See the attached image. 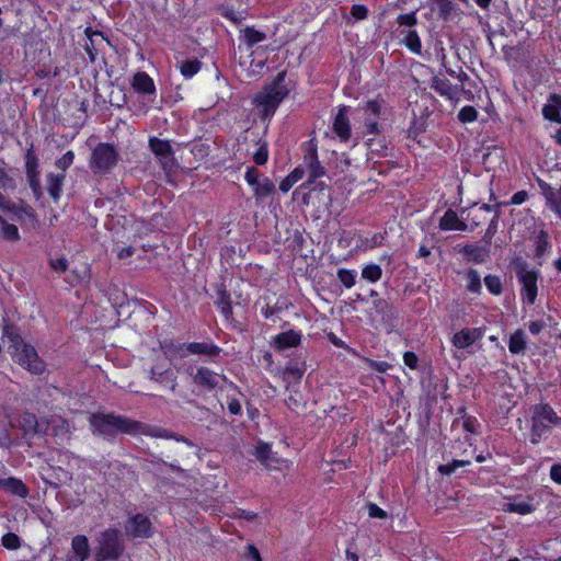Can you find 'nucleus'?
Returning a JSON list of instances; mask_svg holds the SVG:
<instances>
[{"label":"nucleus","mask_w":561,"mask_h":561,"mask_svg":"<svg viewBox=\"0 0 561 561\" xmlns=\"http://www.w3.org/2000/svg\"><path fill=\"white\" fill-rule=\"evenodd\" d=\"M49 266L57 273H65L68 270V261L65 257L49 259Z\"/></svg>","instance_id":"nucleus-52"},{"label":"nucleus","mask_w":561,"mask_h":561,"mask_svg":"<svg viewBox=\"0 0 561 561\" xmlns=\"http://www.w3.org/2000/svg\"><path fill=\"white\" fill-rule=\"evenodd\" d=\"M149 147L158 158L163 170L171 171L175 167L174 152L168 140L151 137L149 139Z\"/></svg>","instance_id":"nucleus-7"},{"label":"nucleus","mask_w":561,"mask_h":561,"mask_svg":"<svg viewBox=\"0 0 561 561\" xmlns=\"http://www.w3.org/2000/svg\"><path fill=\"white\" fill-rule=\"evenodd\" d=\"M49 430V421L45 417L36 419L35 430L33 435H45Z\"/></svg>","instance_id":"nucleus-60"},{"label":"nucleus","mask_w":561,"mask_h":561,"mask_svg":"<svg viewBox=\"0 0 561 561\" xmlns=\"http://www.w3.org/2000/svg\"><path fill=\"white\" fill-rule=\"evenodd\" d=\"M431 88L442 96H446L448 100H456L459 91L463 88L450 84V82L439 76H434L431 80Z\"/></svg>","instance_id":"nucleus-16"},{"label":"nucleus","mask_w":561,"mask_h":561,"mask_svg":"<svg viewBox=\"0 0 561 561\" xmlns=\"http://www.w3.org/2000/svg\"><path fill=\"white\" fill-rule=\"evenodd\" d=\"M126 534L133 538H149L152 535V524L144 514H136L125 526Z\"/></svg>","instance_id":"nucleus-11"},{"label":"nucleus","mask_w":561,"mask_h":561,"mask_svg":"<svg viewBox=\"0 0 561 561\" xmlns=\"http://www.w3.org/2000/svg\"><path fill=\"white\" fill-rule=\"evenodd\" d=\"M2 545L4 548L10 550H15L20 548L21 540L20 537L13 533H8L2 537Z\"/></svg>","instance_id":"nucleus-48"},{"label":"nucleus","mask_w":561,"mask_h":561,"mask_svg":"<svg viewBox=\"0 0 561 561\" xmlns=\"http://www.w3.org/2000/svg\"><path fill=\"white\" fill-rule=\"evenodd\" d=\"M533 510H534L533 505L529 503H526V502H518V503L510 502V503L505 504V508H504V511H506V512H514V513L522 514V515L529 514L533 512Z\"/></svg>","instance_id":"nucleus-37"},{"label":"nucleus","mask_w":561,"mask_h":561,"mask_svg":"<svg viewBox=\"0 0 561 561\" xmlns=\"http://www.w3.org/2000/svg\"><path fill=\"white\" fill-rule=\"evenodd\" d=\"M301 334L294 330L282 332L274 337L273 346L277 351H285L287 348L296 347L300 344Z\"/></svg>","instance_id":"nucleus-17"},{"label":"nucleus","mask_w":561,"mask_h":561,"mask_svg":"<svg viewBox=\"0 0 561 561\" xmlns=\"http://www.w3.org/2000/svg\"><path fill=\"white\" fill-rule=\"evenodd\" d=\"M542 115L546 119L561 124V112L556 111L552 106H543Z\"/></svg>","instance_id":"nucleus-57"},{"label":"nucleus","mask_w":561,"mask_h":561,"mask_svg":"<svg viewBox=\"0 0 561 561\" xmlns=\"http://www.w3.org/2000/svg\"><path fill=\"white\" fill-rule=\"evenodd\" d=\"M308 173H309V181H314L325 174L324 168L321 165V163L316 161L314 163H311L307 167Z\"/></svg>","instance_id":"nucleus-50"},{"label":"nucleus","mask_w":561,"mask_h":561,"mask_svg":"<svg viewBox=\"0 0 561 561\" xmlns=\"http://www.w3.org/2000/svg\"><path fill=\"white\" fill-rule=\"evenodd\" d=\"M255 456L261 461V463L266 467H270L274 461V458L272 457L271 447L266 444L260 445L256 448Z\"/></svg>","instance_id":"nucleus-35"},{"label":"nucleus","mask_w":561,"mask_h":561,"mask_svg":"<svg viewBox=\"0 0 561 561\" xmlns=\"http://www.w3.org/2000/svg\"><path fill=\"white\" fill-rule=\"evenodd\" d=\"M245 181L248 182L249 185L251 186H255L256 183L260 181L259 180V172L256 171L255 168H249L247 173H245Z\"/></svg>","instance_id":"nucleus-64"},{"label":"nucleus","mask_w":561,"mask_h":561,"mask_svg":"<svg viewBox=\"0 0 561 561\" xmlns=\"http://www.w3.org/2000/svg\"><path fill=\"white\" fill-rule=\"evenodd\" d=\"M347 112V106H341L333 122V130L342 141H347L351 138V125Z\"/></svg>","instance_id":"nucleus-14"},{"label":"nucleus","mask_w":561,"mask_h":561,"mask_svg":"<svg viewBox=\"0 0 561 561\" xmlns=\"http://www.w3.org/2000/svg\"><path fill=\"white\" fill-rule=\"evenodd\" d=\"M71 549L73 556L69 557V561H85L90 552L88 538L84 535L75 536L71 540Z\"/></svg>","instance_id":"nucleus-18"},{"label":"nucleus","mask_w":561,"mask_h":561,"mask_svg":"<svg viewBox=\"0 0 561 561\" xmlns=\"http://www.w3.org/2000/svg\"><path fill=\"white\" fill-rule=\"evenodd\" d=\"M221 14L236 24L241 23L245 19V11H234L229 7H222Z\"/></svg>","instance_id":"nucleus-44"},{"label":"nucleus","mask_w":561,"mask_h":561,"mask_svg":"<svg viewBox=\"0 0 561 561\" xmlns=\"http://www.w3.org/2000/svg\"><path fill=\"white\" fill-rule=\"evenodd\" d=\"M403 362L404 364L411 368V369H415L417 367V362H419V358L417 356L415 355V353L413 352H405L403 354Z\"/></svg>","instance_id":"nucleus-63"},{"label":"nucleus","mask_w":561,"mask_h":561,"mask_svg":"<svg viewBox=\"0 0 561 561\" xmlns=\"http://www.w3.org/2000/svg\"><path fill=\"white\" fill-rule=\"evenodd\" d=\"M365 134H379L378 118L364 117Z\"/></svg>","instance_id":"nucleus-55"},{"label":"nucleus","mask_w":561,"mask_h":561,"mask_svg":"<svg viewBox=\"0 0 561 561\" xmlns=\"http://www.w3.org/2000/svg\"><path fill=\"white\" fill-rule=\"evenodd\" d=\"M531 421L530 442L538 444L561 419L549 404H537L534 407Z\"/></svg>","instance_id":"nucleus-4"},{"label":"nucleus","mask_w":561,"mask_h":561,"mask_svg":"<svg viewBox=\"0 0 561 561\" xmlns=\"http://www.w3.org/2000/svg\"><path fill=\"white\" fill-rule=\"evenodd\" d=\"M284 80L285 72H279L271 88L255 95L254 103L256 104L262 118L272 116L280 102L288 94L287 88L283 84Z\"/></svg>","instance_id":"nucleus-2"},{"label":"nucleus","mask_w":561,"mask_h":561,"mask_svg":"<svg viewBox=\"0 0 561 561\" xmlns=\"http://www.w3.org/2000/svg\"><path fill=\"white\" fill-rule=\"evenodd\" d=\"M3 337H7L9 340V348H13V351L25 344V342L23 341L19 333V329L9 323H4L3 325Z\"/></svg>","instance_id":"nucleus-26"},{"label":"nucleus","mask_w":561,"mask_h":561,"mask_svg":"<svg viewBox=\"0 0 561 561\" xmlns=\"http://www.w3.org/2000/svg\"><path fill=\"white\" fill-rule=\"evenodd\" d=\"M15 363L27 369L31 374H42L45 370L44 362L38 357L36 350L30 345L24 344L12 353Z\"/></svg>","instance_id":"nucleus-6"},{"label":"nucleus","mask_w":561,"mask_h":561,"mask_svg":"<svg viewBox=\"0 0 561 561\" xmlns=\"http://www.w3.org/2000/svg\"><path fill=\"white\" fill-rule=\"evenodd\" d=\"M118 161V153L110 144H99L91 156L90 167L94 172H107Z\"/></svg>","instance_id":"nucleus-5"},{"label":"nucleus","mask_w":561,"mask_h":561,"mask_svg":"<svg viewBox=\"0 0 561 561\" xmlns=\"http://www.w3.org/2000/svg\"><path fill=\"white\" fill-rule=\"evenodd\" d=\"M3 490L21 497H25L27 495V488L25 484L15 478H7L3 483Z\"/></svg>","instance_id":"nucleus-29"},{"label":"nucleus","mask_w":561,"mask_h":561,"mask_svg":"<svg viewBox=\"0 0 561 561\" xmlns=\"http://www.w3.org/2000/svg\"><path fill=\"white\" fill-rule=\"evenodd\" d=\"M368 515L371 518H380L386 519L388 517V514L386 511L381 510L377 504L375 503H368Z\"/></svg>","instance_id":"nucleus-54"},{"label":"nucleus","mask_w":561,"mask_h":561,"mask_svg":"<svg viewBox=\"0 0 561 561\" xmlns=\"http://www.w3.org/2000/svg\"><path fill=\"white\" fill-rule=\"evenodd\" d=\"M404 44L413 53H421V39L415 31H409L404 37Z\"/></svg>","instance_id":"nucleus-36"},{"label":"nucleus","mask_w":561,"mask_h":561,"mask_svg":"<svg viewBox=\"0 0 561 561\" xmlns=\"http://www.w3.org/2000/svg\"><path fill=\"white\" fill-rule=\"evenodd\" d=\"M0 228L2 231V236L4 239L10 241H16L20 239L19 230L15 225L7 222L1 216H0Z\"/></svg>","instance_id":"nucleus-32"},{"label":"nucleus","mask_w":561,"mask_h":561,"mask_svg":"<svg viewBox=\"0 0 561 561\" xmlns=\"http://www.w3.org/2000/svg\"><path fill=\"white\" fill-rule=\"evenodd\" d=\"M484 284L489 291L493 295H500L502 293V282L496 275H488L484 277Z\"/></svg>","instance_id":"nucleus-42"},{"label":"nucleus","mask_w":561,"mask_h":561,"mask_svg":"<svg viewBox=\"0 0 561 561\" xmlns=\"http://www.w3.org/2000/svg\"><path fill=\"white\" fill-rule=\"evenodd\" d=\"M253 190L255 198L257 201H261L264 197L271 195L275 191V185L270 179L263 178L256 183Z\"/></svg>","instance_id":"nucleus-30"},{"label":"nucleus","mask_w":561,"mask_h":561,"mask_svg":"<svg viewBox=\"0 0 561 561\" xmlns=\"http://www.w3.org/2000/svg\"><path fill=\"white\" fill-rule=\"evenodd\" d=\"M244 37L249 46H253L256 43H260L266 38V35L263 32L255 30L254 27H245L244 28Z\"/></svg>","instance_id":"nucleus-39"},{"label":"nucleus","mask_w":561,"mask_h":561,"mask_svg":"<svg viewBox=\"0 0 561 561\" xmlns=\"http://www.w3.org/2000/svg\"><path fill=\"white\" fill-rule=\"evenodd\" d=\"M89 423L94 435L107 440H114L118 434H137L142 427V423L114 413H92Z\"/></svg>","instance_id":"nucleus-1"},{"label":"nucleus","mask_w":561,"mask_h":561,"mask_svg":"<svg viewBox=\"0 0 561 561\" xmlns=\"http://www.w3.org/2000/svg\"><path fill=\"white\" fill-rule=\"evenodd\" d=\"M188 343L174 344L173 342L165 343L161 346L164 355L172 362L175 359L184 358L188 355Z\"/></svg>","instance_id":"nucleus-23"},{"label":"nucleus","mask_w":561,"mask_h":561,"mask_svg":"<svg viewBox=\"0 0 561 561\" xmlns=\"http://www.w3.org/2000/svg\"><path fill=\"white\" fill-rule=\"evenodd\" d=\"M537 183L549 208L561 218V187L554 188L540 179Z\"/></svg>","instance_id":"nucleus-13"},{"label":"nucleus","mask_w":561,"mask_h":561,"mask_svg":"<svg viewBox=\"0 0 561 561\" xmlns=\"http://www.w3.org/2000/svg\"><path fill=\"white\" fill-rule=\"evenodd\" d=\"M483 335L480 328L463 329L460 332L454 334L451 342L457 348H466L472 345L477 340Z\"/></svg>","instance_id":"nucleus-15"},{"label":"nucleus","mask_w":561,"mask_h":561,"mask_svg":"<svg viewBox=\"0 0 561 561\" xmlns=\"http://www.w3.org/2000/svg\"><path fill=\"white\" fill-rule=\"evenodd\" d=\"M95 560H117L125 550L122 533L115 528L102 531L96 538Z\"/></svg>","instance_id":"nucleus-3"},{"label":"nucleus","mask_w":561,"mask_h":561,"mask_svg":"<svg viewBox=\"0 0 561 561\" xmlns=\"http://www.w3.org/2000/svg\"><path fill=\"white\" fill-rule=\"evenodd\" d=\"M133 88L144 94H153L156 91L153 80L146 72H137L134 76Z\"/></svg>","instance_id":"nucleus-22"},{"label":"nucleus","mask_w":561,"mask_h":561,"mask_svg":"<svg viewBox=\"0 0 561 561\" xmlns=\"http://www.w3.org/2000/svg\"><path fill=\"white\" fill-rule=\"evenodd\" d=\"M517 276L523 285L524 300L533 305L537 297L538 273L527 270V265L524 263L518 266Z\"/></svg>","instance_id":"nucleus-9"},{"label":"nucleus","mask_w":561,"mask_h":561,"mask_svg":"<svg viewBox=\"0 0 561 561\" xmlns=\"http://www.w3.org/2000/svg\"><path fill=\"white\" fill-rule=\"evenodd\" d=\"M216 305L220 308V311L226 319H229L232 316L230 295L226 291L224 285H220L217 288Z\"/></svg>","instance_id":"nucleus-25"},{"label":"nucleus","mask_w":561,"mask_h":561,"mask_svg":"<svg viewBox=\"0 0 561 561\" xmlns=\"http://www.w3.org/2000/svg\"><path fill=\"white\" fill-rule=\"evenodd\" d=\"M463 253L471 256L476 263H481L484 261V254L482 249L474 244L465 245Z\"/></svg>","instance_id":"nucleus-46"},{"label":"nucleus","mask_w":561,"mask_h":561,"mask_svg":"<svg viewBox=\"0 0 561 561\" xmlns=\"http://www.w3.org/2000/svg\"><path fill=\"white\" fill-rule=\"evenodd\" d=\"M187 374L192 377L195 386L207 391L215 390L219 386L220 379L226 380L225 376H220L207 367H198L196 370L190 368Z\"/></svg>","instance_id":"nucleus-8"},{"label":"nucleus","mask_w":561,"mask_h":561,"mask_svg":"<svg viewBox=\"0 0 561 561\" xmlns=\"http://www.w3.org/2000/svg\"><path fill=\"white\" fill-rule=\"evenodd\" d=\"M367 8L362 4H354L351 9V14L356 20H364L367 16Z\"/></svg>","instance_id":"nucleus-61"},{"label":"nucleus","mask_w":561,"mask_h":561,"mask_svg":"<svg viewBox=\"0 0 561 561\" xmlns=\"http://www.w3.org/2000/svg\"><path fill=\"white\" fill-rule=\"evenodd\" d=\"M439 228L442 230H466V222L461 221L458 218V215L453 209H448L444 216L440 218Z\"/></svg>","instance_id":"nucleus-21"},{"label":"nucleus","mask_w":561,"mask_h":561,"mask_svg":"<svg viewBox=\"0 0 561 561\" xmlns=\"http://www.w3.org/2000/svg\"><path fill=\"white\" fill-rule=\"evenodd\" d=\"M399 25L413 26L416 24V15L415 12H410L405 14H400L397 19Z\"/></svg>","instance_id":"nucleus-58"},{"label":"nucleus","mask_w":561,"mask_h":561,"mask_svg":"<svg viewBox=\"0 0 561 561\" xmlns=\"http://www.w3.org/2000/svg\"><path fill=\"white\" fill-rule=\"evenodd\" d=\"M25 169L30 187L32 188V192L36 199H39L43 195V192L39 181L38 159L34 153L33 146H31V148L27 149L26 151Z\"/></svg>","instance_id":"nucleus-10"},{"label":"nucleus","mask_w":561,"mask_h":561,"mask_svg":"<svg viewBox=\"0 0 561 561\" xmlns=\"http://www.w3.org/2000/svg\"><path fill=\"white\" fill-rule=\"evenodd\" d=\"M36 416L31 412H24L21 416V426L25 435L33 434L36 425Z\"/></svg>","instance_id":"nucleus-38"},{"label":"nucleus","mask_w":561,"mask_h":561,"mask_svg":"<svg viewBox=\"0 0 561 561\" xmlns=\"http://www.w3.org/2000/svg\"><path fill=\"white\" fill-rule=\"evenodd\" d=\"M549 245L548 234L545 231H540L536 245V255L541 256Z\"/></svg>","instance_id":"nucleus-53"},{"label":"nucleus","mask_w":561,"mask_h":561,"mask_svg":"<svg viewBox=\"0 0 561 561\" xmlns=\"http://www.w3.org/2000/svg\"><path fill=\"white\" fill-rule=\"evenodd\" d=\"M337 278L347 288H351L355 284V274L353 273V271L350 270H339Z\"/></svg>","instance_id":"nucleus-49"},{"label":"nucleus","mask_w":561,"mask_h":561,"mask_svg":"<svg viewBox=\"0 0 561 561\" xmlns=\"http://www.w3.org/2000/svg\"><path fill=\"white\" fill-rule=\"evenodd\" d=\"M381 275H382V270L377 264H369V265L365 266L362 271V277L371 283H376L377 280H379L381 278Z\"/></svg>","instance_id":"nucleus-34"},{"label":"nucleus","mask_w":561,"mask_h":561,"mask_svg":"<svg viewBox=\"0 0 561 561\" xmlns=\"http://www.w3.org/2000/svg\"><path fill=\"white\" fill-rule=\"evenodd\" d=\"M0 186L3 190H12L15 187L14 180L10 178L4 169L0 165Z\"/></svg>","instance_id":"nucleus-59"},{"label":"nucleus","mask_w":561,"mask_h":561,"mask_svg":"<svg viewBox=\"0 0 561 561\" xmlns=\"http://www.w3.org/2000/svg\"><path fill=\"white\" fill-rule=\"evenodd\" d=\"M286 405L289 410L291 411H297L298 409H300L301 407V401H300V397L298 396V393H294V394H290L287 399H286Z\"/></svg>","instance_id":"nucleus-62"},{"label":"nucleus","mask_w":561,"mask_h":561,"mask_svg":"<svg viewBox=\"0 0 561 561\" xmlns=\"http://www.w3.org/2000/svg\"><path fill=\"white\" fill-rule=\"evenodd\" d=\"M65 174L49 173L47 175V191L54 201H58L62 191Z\"/></svg>","instance_id":"nucleus-24"},{"label":"nucleus","mask_w":561,"mask_h":561,"mask_svg":"<svg viewBox=\"0 0 561 561\" xmlns=\"http://www.w3.org/2000/svg\"><path fill=\"white\" fill-rule=\"evenodd\" d=\"M89 42L85 44L84 49L89 55V59L91 62L95 61L98 47L102 43H107V39L101 32L92 31L90 27H87L84 31Z\"/></svg>","instance_id":"nucleus-20"},{"label":"nucleus","mask_w":561,"mask_h":561,"mask_svg":"<svg viewBox=\"0 0 561 561\" xmlns=\"http://www.w3.org/2000/svg\"><path fill=\"white\" fill-rule=\"evenodd\" d=\"M75 154L72 151H67L65 154H62L61 158H59L56 161V167L64 172L72 164Z\"/></svg>","instance_id":"nucleus-51"},{"label":"nucleus","mask_w":561,"mask_h":561,"mask_svg":"<svg viewBox=\"0 0 561 561\" xmlns=\"http://www.w3.org/2000/svg\"><path fill=\"white\" fill-rule=\"evenodd\" d=\"M149 378L163 387H169L172 392L176 389V376L169 367L160 364L153 365L149 370Z\"/></svg>","instance_id":"nucleus-12"},{"label":"nucleus","mask_w":561,"mask_h":561,"mask_svg":"<svg viewBox=\"0 0 561 561\" xmlns=\"http://www.w3.org/2000/svg\"><path fill=\"white\" fill-rule=\"evenodd\" d=\"M433 1L437 7L439 16L445 21L448 20V18L450 16V14L454 10L453 2L450 0H433Z\"/></svg>","instance_id":"nucleus-43"},{"label":"nucleus","mask_w":561,"mask_h":561,"mask_svg":"<svg viewBox=\"0 0 561 561\" xmlns=\"http://www.w3.org/2000/svg\"><path fill=\"white\" fill-rule=\"evenodd\" d=\"M383 101L382 100H370L368 101L365 106L359 107L357 112L360 114V118L364 121V117H373L378 118L381 114V105Z\"/></svg>","instance_id":"nucleus-27"},{"label":"nucleus","mask_w":561,"mask_h":561,"mask_svg":"<svg viewBox=\"0 0 561 561\" xmlns=\"http://www.w3.org/2000/svg\"><path fill=\"white\" fill-rule=\"evenodd\" d=\"M478 118V112L473 106H465L458 113L461 123H472Z\"/></svg>","instance_id":"nucleus-45"},{"label":"nucleus","mask_w":561,"mask_h":561,"mask_svg":"<svg viewBox=\"0 0 561 561\" xmlns=\"http://www.w3.org/2000/svg\"><path fill=\"white\" fill-rule=\"evenodd\" d=\"M268 158L267 144L265 141H259V148L253 156L254 162L259 165L265 164Z\"/></svg>","instance_id":"nucleus-47"},{"label":"nucleus","mask_w":561,"mask_h":561,"mask_svg":"<svg viewBox=\"0 0 561 561\" xmlns=\"http://www.w3.org/2000/svg\"><path fill=\"white\" fill-rule=\"evenodd\" d=\"M468 285L467 288L471 293H479L481 289V278L476 270H469L467 273Z\"/></svg>","instance_id":"nucleus-41"},{"label":"nucleus","mask_w":561,"mask_h":561,"mask_svg":"<svg viewBox=\"0 0 561 561\" xmlns=\"http://www.w3.org/2000/svg\"><path fill=\"white\" fill-rule=\"evenodd\" d=\"M304 170L300 168L295 169L291 173H289L279 184V190L284 193L288 192L295 183L304 176Z\"/></svg>","instance_id":"nucleus-31"},{"label":"nucleus","mask_w":561,"mask_h":561,"mask_svg":"<svg viewBox=\"0 0 561 561\" xmlns=\"http://www.w3.org/2000/svg\"><path fill=\"white\" fill-rule=\"evenodd\" d=\"M0 208L3 210H8L10 213H13V214H18L20 210V207L18 205H15L14 203H12L1 192H0Z\"/></svg>","instance_id":"nucleus-56"},{"label":"nucleus","mask_w":561,"mask_h":561,"mask_svg":"<svg viewBox=\"0 0 561 561\" xmlns=\"http://www.w3.org/2000/svg\"><path fill=\"white\" fill-rule=\"evenodd\" d=\"M318 160L319 159H318V153H317V144L313 141V139H311L306 145L304 161H305L306 167H308Z\"/></svg>","instance_id":"nucleus-40"},{"label":"nucleus","mask_w":561,"mask_h":561,"mask_svg":"<svg viewBox=\"0 0 561 561\" xmlns=\"http://www.w3.org/2000/svg\"><path fill=\"white\" fill-rule=\"evenodd\" d=\"M188 354L215 358L220 355L221 348L213 343L192 342L187 344Z\"/></svg>","instance_id":"nucleus-19"},{"label":"nucleus","mask_w":561,"mask_h":561,"mask_svg":"<svg viewBox=\"0 0 561 561\" xmlns=\"http://www.w3.org/2000/svg\"><path fill=\"white\" fill-rule=\"evenodd\" d=\"M508 350L513 354H519L526 350L525 333L522 330L515 331L508 342Z\"/></svg>","instance_id":"nucleus-28"},{"label":"nucleus","mask_w":561,"mask_h":561,"mask_svg":"<svg viewBox=\"0 0 561 561\" xmlns=\"http://www.w3.org/2000/svg\"><path fill=\"white\" fill-rule=\"evenodd\" d=\"M201 66L202 62L198 59L185 60L184 62H182L180 71L185 78H192L199 71Z\"/></svg>","instance_id":"nucleus-33"}]
</instances>
